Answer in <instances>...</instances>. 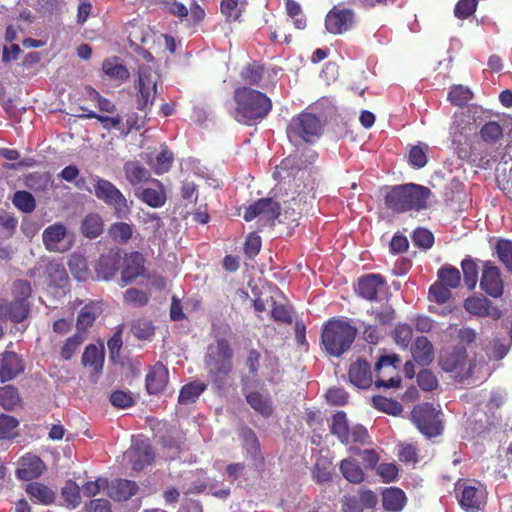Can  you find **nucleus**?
I'll return each instance as SVG.
<instances>
[{
    "mask_svg": "<svg viewBox=\"0 0 512 512\" xmlns=\"http://www.w3.org/2000/svg\"><path fill=\"white\" fill-rule=\"evenodd\" d=\"M235 119L242 124L252 126L265 119L273 104L265 93L247 86L237 87L234 91Z\"/></svg>",
    "mask_w": 512,
    "mask_h": 512,
    "instance_id": "1",
    "label": "nucleus"
},
{
    "mask_svg": "<svg viewBox=\"0 0 512 512\" xmlns=\"http://www.w3.org/2000/svg\"><path fill=\"white\" fill-rule=\"evenodd\" d=\"M358 335L352 320L346 317H332L321 329L320 346L329 356L339 358L348 352Z\"/></svg>",
    "mask_w": 512,
    "mask_h": 512,
    "instance_id": "2",
    "label": "nucleus"
},
{
    "mask_svg": "<svg viewBox=\"0 0 512 512\" xmlns=\"http://www.w3.org/2000/svg\"><path fill=\"white\" fill-rule=\"evenodd\" d=\"M430 194V189L422 185L414 183L396 185L386 192L384 203L386 208L394 213L420 211L427 207Z\"/></svg>",
    "mask_w": 512,
    "mask_h": 512,
    "instance_id": "3",
    "label": "nucleus"
},
{
    "mask_svg": "<svg viewBox=\"0 0 512 512\" xmlns=\"http://www.w3.org/2000/svg\"><path fill=\"white\" fill-rule=\"evenodd\" d=\"M438 365L446 373H450L457 381L472 377L477 366L475 356L470 357L463 345H452L440 351Z\"/></svg>",
    "mask_w": 512,
    "mask_h": 512,
    "instance_id": "4",
    "label": "nucleus"
},
{
    "mask_svg": "<svg viewBox=\"0 0 512 512\" xmlns=\"http://www.w3.org/2000/svg\"><path fill=\"white\" fill-rule=\"evenodd\" d=\"M233 350L226 338H218L214 345H209L204 357V364L213 383L221 386L231 373Z\"/></svg>",
    "mask_w": 512,
    "mask_h": 512,
    "instance_id": "5",
    "label": "nucleus"
},
{
    "mask_svg": "<svg viewBox=\"0 0 512 512\" xmlns=\"http://www.w3.org/2000/svg\"><path fill=\"white\" fill-rule=\"evenodd\" d=\"M322 130L323 124L315 114L301 112L291 118L286 134L292 143H312L321 136Z\"/></svg>",
    "mask_w": 512,
    "mask_h": 512,
    "instance_id": "6",
    "label": "nucleus"
},
{
    "mask_svg": "<svg viewBox=\"0 0 512 512\" xmlns=\"http://www.w3.org/2000/svg\"><path fill=\"white\" fill-rule=\"evenodd\" d=\"M442 416L441 410L436 409L433 404L423 402L414 406L410 419L421 434L431 439L443 433Z\"/></svg>",
    "mask_w": 512,
    "mask_h": 512,
    "instance_id": "7",
    "label": "nucleus"
},
{
    "mask_svg": "<svg viewBox=\"0 0 512 512\" xmlns=\"http://www.w3.org/2000/svg\"><path fill=\"white\" fill-rule=\"evenodd\" d=\"M160 75L150 65H141L138 70V80L135 84L136 106L140 111H146L153 106L157 93Z\"/></svg>",
    "mask_w": 512,
    "mask_h": 512,
    "instance_id": "8",
    "label": "nucleus"
},
{
    "mask_svg": "<svg viewBox=\"0 0 512 512\" xmlns=\"http://www.w3.org/2000/svg\"><path fill=\"white\" fill-rule=\"evenodd\" d=\"M329 429L330 433L344 445H363L367 443L370 438L367 429L363 425L356 424L352 427L349 426L347 415L344 411H338L332 416Z\"/></svg>",
    "mask_w": 512,
    "mask_h": 512,
    "instance_id": "9",
    "label": "nucleus"
},
{
    "mask_svg": "<svg viewBox=\"0 0 512 512\" xmlns=\"http://www.w3.org/2000/svg\"><path fill=\"white\" fill-rule=\"evenodd\" d=\"M476 134V125L469 116L455 114L449 127L451 145L458 158H470L466 145Z\"/></svg>",
    "mask_w": 512,
    "mask_h": 512,
    "instance_id": "10",
    "label": "nucleus"
},
{
    "mask_svg": "<svg viewBox=\"0 0 512 512\" xmlns=\"http://www.w3.org/2000/svg\"><path fill=\"white\" fill-rule=\"evenodd\" d=\"M455 493L460 507L466 512H477L486 505L487 491L478 481L459 480Z\"/></svg>",
    "mask_w": 512,
    "mask_h": 512,
    "instance_id": "11",
    "label": "nucleus"
},
{
    "mask_svg": "<svg viewBox=\"0 0 512 512\" xmlns=\"http://www.w3.org/2000/svg\"><path fill=\"white\" fill-rule=\"evenodd\" d=\"M94 194L108 206L113 207L115 214L122 217L129 211L128 201L123 193L109 180L96 176Z\"/></svg>",
    "mask_w": 512,
    "mask_h": 512,
    "instance_id": "12",
    "label": "nucleus"
},
{
    "mask_svg": "<svg viewBox=\"0 0 512 512\" xmlns=\"http://www.w3.org/2000/svg\"><path fill=\"white\" fill-rule=\"evenodd\" d=\"M400 357L397 354L382 355L375 364L376 387L395 388L399 387L401 377L396 373Z\"/></svg>",
    "mask_w": 512,
    "mask_h": 512,
    "instance_id": "13",
    "label": "nucleus"
},
{
    "mask_svg": "<svg viewBox=\"0 0 512 512\" xmlns=\"http://www.w3.org/2000/svg\"><path fill=\"white\" fill-rule=\"evenodd\" d=\"M96 318L97 310L93 305H85L81 308L76 321L77 331L72 337L66 339V359L87 339L88 329L93 326Z\"/></svg>",
    "mask_w": 512,
    "mask_h": 512,
    "instance_id": "14",
    "label": "nucleus"
},
{
    "mask_svg": "<svg viewBox=\"0 0 512 512\" xmlns=\"http://www.w3.org/2000/svg\"><path fill=\"white\" fill-rule=\"evenodd\" d=\"M356 14L351 8H347L343 3L333 6L325 17L326 30L334 35L343 34L355 24Z\"/></svg>",
    "mask_w": 512,
    "mask_h": 512,
    "instance_id": "15",
    "label": "nucleus"
},
{
    "mask_svg": "<svg viewBox=\"0 0 512 512\" xmlns=\"http://www.w3.org/2000/svg\"><path fill=\"white\" fill-rule=\"evenodd\" d=\"M384 290H387V282L381 274L369 273L357 279V296L369 302L379 301V294Z\"/></svg>",
    "mask_w": 512,
    "mask_h": 512,
    "instance_id": "16",
    "label": "nucleus"
},
{
    "mask_svg": "<svg viewBox=\"0 0 512 512\" xmlns=\"http://www.w3.org/2000/svg\"><path fill=\"white\" fill-rule=\"evenodd\" d=\"M480 287L493 298H499L503 295L504 282L501 278V272L499 268L491 262L484 264Z\"/></svg>",
    "mask_w": 512,
    "mask_h": 512,
    "instance_id": "17",
    "label": "nucleus"
},
{
    "mask_svg": "<svg viewBox=\"0 0 512 512\" xmlns=\"http://www.w3.org/2000/svg\"><path fill=\"white\" fill-rule=\"evenodd\" d=\"M464 308L477 317H489L493 320H499L502 317V311L486 297H469L464 301Z\"/></svg>",
    "mask_w": 512,
    "mask_h": 512,
    "instance_id": "18",
    "label": "nucleus"
},
{
    "mask_svg": "<svg viewBox=\"0 0 512 512\" xmlns=\"http://www.w3.org/2000/svg\"><path fill=\"white\" fill-rule=\"evenodd\" d=\"M169 372L167 367L161 362L151 366L146 374L145 385L149 394L161 393L168 384Z\"/></svg>",
    "mask_w": 512,
    "mask_h": 512,
    "instance_id": "19",
    "label": "nucleus"
},
{
    "mask_svg": "<svg viewBox=\"0 0 512 512\" xmlns=\"http://www.w3.org/2000/svg\"><path fill=\"white\" fill-rule=\"evenodd\" d=\"M145 258L140 252L130 253L124 260V267L121 272V286L124 287L134 281L145 271Z\"/></svg>",
    "mask_w": 512,
    "mask_h": 512,
    "instance_id": "20",
    "label": "nucleus"
},
{
    "mask_svg": "<svg viewBox=\"0 0 512 512\" xmlns=\"http://www.w3.org/2000/svg\"><path fill=\"white\" fill-rule=\"evenodd\" d=\"M105 359V349L103 344H89L82 355V364L85 368L90 369L93 376L102 373Z\"/></svg>",
    "mask_w": 512,
    "mask_h": 512,
    "instance_id": "21",
    "label": "nucleus"
},
{
    "mask_svg": "<svg viewBox=\"0 0 512 512\" xmlns=\"http://www.w3.org/2000/svg\"><path fill=\"white\" fill-rule=\"evenodd\" d=\"M17 477L29 481L38 478L45 470V464L37 455L27 454L20 459Z\"/></svg>",
    "mask_w": 512,
    "mask_h": 512,
    "instance_id": "22",
    "label": "nucleus"
},
{
    "mask_svg": "<svg viewBox=\"0 0 512 512\" xmlns=\"http://www.w3.org/2000/svg\"><path fill=\"white\" fill-rule=\"evenodd\" d=\"M348 377L350 382L358 388L370 387L373 382L370 364L363 359H358L350 365Z\"/></svg>",
    "mask_w": 512,
    "mask_h": 512,
    "instance_id": "23",
    "label": "nucleus"
},
{
    "mask_svg": "<svg viewBox=\"0 0 512 512\" xmlns=\"http://www.w3.org/2000/svg\"><path fill=\"white\" fill-rule=\"evenodd\" d=\"M121 266V256L117 252H108L98 259L95 265L97 277L103 280L113 278Z\"/></svg>",
    "mask_w": 512,
    "mask_h": 512,
    "instance_id": "24",
    "label": "nucleus"
},
{
    "mask_svg": "<svg viewBox=\"0 0 512 512\" xmlns=\"http://www.w3.org/2000/svg\"><path fill=\"white\" fill-rule=\"evenodd\" d=\"M24 370V364L21 357L11 351L2 354L0 362V379L5 382L14 379Z\"/></svg>",
    "mask_w": 512,
    "mask_h": 512,
    "instance_id": "25",
    "label": "nucleus"
},
{
    "mask_svg": "<svg viewBox=\"0 0 512 512\" xmlns=\"http://www.w3.org/2000/svg\"><path fill=\"white\" fill-rule=\"evenodd\" d=\"M138 490L134 481L127 479H117L111 483L108 482L107 494L114 501H126L133 497Z\"/></svg>",
    "mask_w": 512,
    "mask_h": 512,
    "instance_id": "26",
    "label": "nucleus"
},
{
    "mask_svg": "<svg viewBox=\"0 0 512 512\" xmlns=\"http://www.w3.org/2000/svg\"><path fill=\"white\" fill-rule=\"evenodd\" d=\"M413 359L421 366H428L434 360V346L425 336H419L411 345Z\"/></svg>",
    "mask_w": 512,
    "mask_h": 512,
    "instance_id": "27",
    "label": "nucleus"
},
{
    "mask_svg": "<svg viewBox=\"0 0 512 512\" xmlns=\"http://www.w3.org/2000/svg\"><path fill=\"white\" fill-rule=\"evenodd\" d=\"M151 181L158 186V189L145 188L137 196L152 208L162 207L167 200L165 188L159 180L152 179Z\"/></svg>",
    "mask_w": 512,
    "mask_h": 512,
    "instance_id": "28",
    "label": "nucleus"
},
{
    "mask_svg": "<svg viewBox=\"0 0 512 512\" xmlns=\"http://www.w3.org/2000/svg\"><path fill=\"white\" fill-rule=\"evenodd\" d=\"M43 243L47 250L60 252L64 240V224L56 223L48 226L42 234Z\"/></svg>",
    "mask_w": 512,
    "mask_h": 512,
    "instance_id": "29",
    "label": "nucleus"
},
{
    "mask_svg": "<svg viewBox=\"0 0 512 512\" xmlns=\"http://www.w3.org/2000/svg\"><path fill=\"white\" fill-rule=\"evenodd\" d=\"M126 180L132 185L147 182L150 180V171L142 166L138 161H128L123 166Z\"/></svg>",
    "mask_w": 512,
    "mask_h": 512,
    "instance_id": "30",
    "label": "nucleus"
},
{
    "mask_svg": "<svg viewBox=\"0 0 512 512\" xmlns=\"http://www.w3.org/2000/svg\"><path fill=\"white\" fill-rule=\"evenodd\" d=\"M245 398L250 407L264 418H269L273 414L272 401L268 395H263L258 391H251Z\"/></svg>",
    "mask_w": 512,
    "mask_h": 512,
    "instance_id": "31",
    "label": "nucleus"
},
{
    "mask_svg": "<svg viewBox=\"0 0 512 512\" xmlns=\"http://www.w3.org/2000/svg\"><path fill=\"white\" fill-rule=\"evenodd\" d=\"M406 501L405 493L396 487L387 488L382 494V505L386 511L399 512Z\"/></svg>",
    "mask_w": 512,
    "mask_h": 512,
    "instance_id": "32",
    "label": "nucleus"
},
{
    "mask_svg": "<svg viewBox=\"0 0 512 512\" xmlns=\"http://www.w3.org/2000/svg\"><path fill=\"white\" fill-rule=\"evenodd\" d=\"M102 70L110 79L122 82L128 80L130 76L127 67L121 63L118 57L105 59L102 63Z\"/></svg>",
    "mask_w": 512,
    "mask_h": 512,
    "instance_id": "33",
    "label": "nucleus"
},
{
    "mask_svg": "<svg viewBox=\"0 0 512 512\" xmlns=\"http://www.w3.org/2000/svg\"><path fill=\"white\" fill-rule=\"evenodd\" d=\"M68 267L77 281H85L90 275L87 258L79 252L73 253L68 260Z\"/></svg>",
    "mask_w": 512,
    "mask_h": 512,
    "instance_id": "34",
    "label": "nucleus"
},
{
    "mask_svg": "<svg viewBox=\"0 0 512 512\" xmlns=\"http://www.w3.org/2000/svg\"><path fill=\"white\" fill-rule=\"evenodd\" d=\"M243 448L255 460H262L260 443L256 433L249 427H243L239 433Z\"/></svg>",
    "mask_w": 512,
    "mask_h": 512,
    "instance_id": "35",
    "label": "nucleus"
},
{
    "mask_svg": "<svg viewBox=\"0 0 512 512\" xmlns=\"http://www.w3.org/2000/svg\"><path fill=\"white\" fill-rule=\"evenodd\" d=\"M342 476L350 483L359 484L365 478V473L355 459H343L339 465Z\"/></svg>",
    "mask_w": 512,
    "mask_h": 512,
    "instance_id": "36",
    "label": "nucleus"
},
{
    "mask_svg": "<svg viewBox=\"0 0 512 512\" xmlns=\"http://www.w3.org/2000/svg\"><path fill=\"white\" fill-rule=\"evenodd\" d=\"M104 229L102 217L97 213H90L85 216L81 224V233L89 239L100 236Z\"/></svg>",
    "mask_w": 512,
    "mask_h": 512,
    "instance_id": "37",
    "label": "nucleus"
},
{
    "mask_svg": "<svg viewBox=\"0 0 512 512\" xmlns=\"http://www.w3.org/2000/svg\"><path fill=\"white\" fill-rule=\"evenodd\" d=\"M206 388L207 385L203 382L193 381L187 383L180 390L178 402L182 405L194 403L198 400Z\"/></svg>",
    "mask_w": 512,
    "mask_h": 512,
    "instance_id": "38",
    "label": "nucleus"
},
{
    "mask_svg": "<svg viewBox=\"0 0 512 512\" xmlns=\"http://www.w3.org/2000/svg\"><path fill=\"white\" fill-rule=\"evenodd\" d=\"M26 492L32 500L45 505L51 504L55 498V494L50 488L38 482L29 483Z\"/></svg>",
    "mask_w": 512,
    "mask_h": 512,
    "instance_id": "39",
    "label": "nucleus"
},
{
    "mask_svg": "<svg viewBox=\"0 0 512 512\" xmlns=\"http://www.w3.org/2000/svg\"><path fill=\"white\" fill-rule=\"evenodd\" d=\"M367 312L381 326H390L396 319V311L393 306L388 303L376 308L372 307Z\"/></svg>",
    "mask_w": 512,
    "mask_h": 512,
    "instance_id": "40",
    "label": "nucleus"
},
{
    "mask_svg": "<svg viewBox=\"0 0 512 512\" xmlns=\"http://www.w3.org/2000/svg\"><path fill=\"white\" fill-rule=\"evenodd\" d=\"M174 155L171 150L168 149L166 145L161 147V151L157 154L155 161L150 163L153 171L157 175H162L167 173L173 164Z\"/></svg>",
    "mask_w": 512,
    "mask_h": 512,
    "instance_id": "41",
    "label": "nucleus"
},
{
    "mask_svg": "<svg viewBox=\"0 0 512 512\" xmlns=\"http://www.w3.org/2000/svg\"><path fill=\"white\" fill-rule=\"evenodd\" d=\"M438 280L451 289L457 288L461 283V273L456 267L445 264L437 272Z\"/></svg>",
    "mask_w": 512,
    "mask_h": 512,
    "instance_id": "42",
    "label": "nucleus"
},
{
    "mask_svg": "<svg viewBox=\"0 0 512 512\" xmlns=\"http://www.w3.org/2000/svg\"><path fill=\"white\" fill-rule=\"evenodd\" d=\"M13 205L23 213H31L36 208L34 196L25 190L16 191L12 197Z\"/></svg>",
    "mask_w": 512,
    "mask_h": 512,
    "instance_id": "43",
    "label": "nucleus"
},
{
    "mask_svg": "<svg viewBox=\"0 0 512 512\" xmlns=\"http://www.w3.org/2000/svg\"><path fill=\"white\" fill-rule=\"evenodd\" d=\"M132 468L142 470L153 461V452L149 445L137 446L133 449Z\"/></svg>",
    "mask_w": 512,
    "mask_h": 512,
    "instance_id": "44",
    "label": "nucleus"
},
{
    "mask_svg": "<svg viewBox=\"0 0 512 512\" xmlns=\"http://www.w3.org/2000/svg\"><path fill=\"white\" fill-rule=\"evenodd\" d=\"M21 402L18 390L12 385L0 387V406L5 410H13Z\"/></svg>",
    "mask_w": 512,
    "mask_h": 512,
    "instance_id": "45",
    "label": "nucleus"
},
{
    "mask_svg": "<svg viewBox=\"0 0 512 512\" xmlns=\"http://www.w3.org/2000/svg\"><path fill=\"white\" fill-rule=\"evenodd\" d=\"M373 406L379 411L387 414L398 416L403 412V406L396 400L386 398L384 396H374L372 398Z\"/></svg>",
    "mask_w": 512,
    "mask_h": 512,
    "instance_id": "46",
    "label": "nucleus"
},
{
    "mask_svg": "<svg viewBox=\"0 0 512 512\" xmlns=\"http://www.w3.org/2000/svg\"><path fill=\"white\" fill-rule=\"evenodd\" d=\"M220 11L226 22L238 21L243 12V6L239 0H221Z\"/></svg>",
    "mask_w": 512,
    "mask_h": 512,
    "instance_id": "47",
    "label": "nucleus"
},
{
    "mask_svg": "<svg viewBox=\"0 0 512 512\" xmlns=\"http://www.w3.org/2000/svg\"><path fill=\"white\" fill-rule=\"evenodd\" d=\"M109 234L115 242L124 244L131 239L133 228L132 225L126 222H117L110 226Z\"/></svg>",
    "mask_w": 512,
    "mask_h": 512,
    "instance_id": "48",
    "label": "nucleus"
},
{
    "mask_svg": "<svg viewBox=\"0 0 512 512\" xmlns=\"http://www.w3.org/2000/svg\"><path fill=\"white\" fill-rule=\"evenodd\" d=\"M132 334L140 340H150L155 333V327L148 319H137L131 326Z\"/></svg>",
    "mask_w": 512,
    "mask_h": 512,
    "instance_id": "49",
    "label": "nucleus"
},
{
    "mask_svg": "<svg viewBox=\"0 0 512 512\" xmlns=\"http://www.w3.org/2000/svg\"><path fill=\"white\" fill-rule=\"evenodd\" d=\"M80 109L83 111V113L79 114L78 116L84 117L86 119H97L99 122L102 123L103 127L107 130L112 128L119 129L120 124L122 122V118L119 115L115 117H110L97 114L94 111L86 110L83 107H80Z\"/></svg>",
    "mask_w": 512,
    "mask_h": 512,
    "instance_id": "50",
    "label": "nucleus"
},
{
    "mask_svg": "<svg viewBox=\"0 0 512 512\" xmlns=\"http://www.w3.org/2000/svg\"><path fill=\"white\" fill-rule=\"evenodd\" d=\"M502 136L503 129L496 121H489L480 129V137L486 143L494 144L499 141Z\"/></svg>",
    "mask_w": 512,
    "mask_h": 512,
    "instance_id": "51",
    "label": "nucleus"
},
{
    "mask_svg": "<svg viewBox=\"0 0 512 512\" xmlns=\"http://www.w3.org/2000/svg\"><path fill=\"white\" fill-rule=\"evenodd\" d=\"M29 311L30 309L28 302L14 299L13 301L9 302L8 319L17 324L21 323L28 317Z\"/></svg>",
    "mask_w": 512,
    "mask_h": 512,
    "instance_id": "52",
    "label": "nucleus"
},
{
    "mask_svg": "<svg viewBox=\"0 0 512 512\" xmlns=\"http://www.w3.org/2000/svg\"><path fill=\"white\" fill-rule=\"evenodd\" d=\"M461 268L463 270L464 281L469 289H474L478 281V265L472 259H464L461 262Z\"/></svg>",
    "mask_w": 512,
    "mask_h": 512,
    "instance_id": "53",
    "label": "nucleus"
},
{
    "mask_svg": "<svg viewBox=\"0 0 512 512\" xmlns=\"http://www.w3.org/2000/svg\"><path fill=\"white\" fill-rule=\"evenodd\" d=\"M19 425V421L10 415L0 414V438L1 439H12L17 436L16 428Z\"/></svg>",
    "mask_w": 512,
    "mask_h": 512,
    "instance_id": "54",
    "label": "nucleus"
},
{
    "mask_svg": "<svg viewBox=\"0 0 512 512\" xmlns=\"http://www.w3.org/2000/svg\"><path fill=\"white\" fill-rule=\"evenodd\" d=\"M471 98L472 93L470 89L462 85L452 86L448 93V100L456 106L466 105Z\"/></svg>",
    "mask_w": 512,
    "mask_h": 512,
    "instance_id": "55",
    "label": "nucleus"
},
{
    "mask_svg": "<svg viewBox=\"0 0 512 512\" xmlns=\"http://www.w3.org/2000/svg\"><path fill=\"white\" fill-rule=\"evenodd\" d=\"M450 289L451 288L448 287L446 284H444L440 280H437L434 284L430 286L429 298L438 304H444L451 297Z\"/></svg>",
    "mask_w": 512,
    "mask_h": 512,
    "instance_id": "56",
    "label": "nucleus"
},
{
    "mask_svg": "<svg viewBox=\"0 0 512 512\" xmlns=\"http://www.w3.org/2000/svg\"><path fill=\"white\" fill-rule=\"evenodd\" d=\"M478 7L476 0H458L454 7V16L466 20L474 15Z\"/></svg>",
    "mask_w": 512,
    "mask_h": 512,
    "instance_id": "57",
    "label": "nucleus"
},
{
    "mask_svg": "<svg viewBox=\"0 0 512 512\" xmlns=\"http://www.w3.org/2000/svg\"><path fill=\"white\" fill-rule=\"evenodd\" d=\"M264 68L256 63L247 65L242 73V79L251 86H257L263 78Z\"/></svg>",
    "mask_w": 512,
    "mask_h": 512,
    "instance_id": "58",
    "label": "nucleus"
},
{
    "mask_svg": "<svg viewBox=\"0 0 512 512\" xmlns=\"http://www.w3.org/2000/svg\"><path fill=\"white\" fill-rule=\"evenodd\" d=\"M496 250L500 261L512 273V241L501 239L497 242Z\"/></svg>",
    "mask_w": 512,
    "mask_h": 512,
    "instance_id": "59",
    "label": "nucleus"
},
{
    "mask_svg": "<svg viewBox=\"0 0 512 512\" xmlns=\"http://www.w3.org/2000/svg\"><path fill=\"white\" fill-rule=\"evenodd\" d=\"M396 344L402 348H407L413 337V329L408 324H398L393 332Z\"/></svg>",
    "mask_w": 512,
    "mask_h": 512,
    "instance_id": "60",
    "label": "nucleus"
},
{
    "mask_svg": "<svg viewBox=\"0 0 512 512\" xmlns=\"http://www.w3.org/2000/svg\"><path fill=\"white\" fill-rule=\"evenodd\" d=\"M398 459L404 463H417L419 461V449L411 443L398 445Z\"/></svg>",
    "mask_w": 512,
    "mask_h": 512,
    "instance_id": "61",
    "label": "nucleus"
},
{
    "mask_svg": "<svg viewBox=\"0 0 512 512\" xmlns=\"http://www.w3.org/2000/svg\"><path fill=\"white\" fill-rule=\"evenodd\" d=\"M149 301V296L143 290L137 288H129L124 293V302L134 307H143Z\"/></svg>",
    "mask_w": 512,
    "mask_h": 512,
    "instance_id": "62",
    "label": "nucleus"
},
{
    "mask_svg": "<svg viewBox=\"0 0 512 512\" xmlns=\"http://www.w3.org/2000/svg\"><path fill=\"white\" fill-rule=\"evenodd\" d=\"M68 424L71 429H66L67 440L78 436L80 433L86 434L88 432L86 421L77 414L69 416Z\"/></svg>",
    "mask_w": 512,
    "mask_h": 512,
    "instance_id": "63",
    "label": "nucleus"
},
{
    "mask_svg": "<svg viewBox=\"0 0 512 512\" xmlns=\"http://www.w3.org/2000/svg\"><path fill=\"white\" fill-rule=\"evenodd\" d=\"M412 241L417 247L429 249L434 244V235L425 228H417L413 232Z\"/></svg>",
    "mask_w": 512,
    "mask_h": 512,
    "instance_id": "64",
    "label": "nucleus"
}]
</instances>
